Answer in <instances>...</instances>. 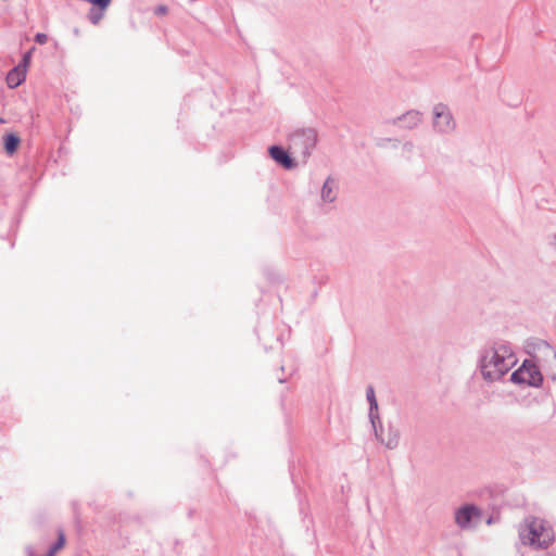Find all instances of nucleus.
Returning <instances> with one entry per match:
<instances>
[{"mask_svg": "<svg viewBox=\"0 0 556 556\" xmlns=\"http://www.w3.org/2000/svg\"><path fill=\"white\" fill-rule=\"evenodd\" d=\"M317 143V132L313 128L298 129L290 136V148L307 161Z\"/></svg>", "mask_w": 556, "mask_h": 556, "instance_id": "nucleus-4", "label": "nucleus"}, {"mask_svg": "<svg viewBox=\"0 0 556 556\" xmlns=\"http://www.w3.org/2000/svg\"><path fill=\"white\" fill-rule=\"evenodd\" d=\"M547 377L556 381V356L542 367Z\"/></svg>", "mask_w": 556, "mask_h": 556, "instance_id": "nucleus-15", "label": "nucleus"}, {"mask_svg": "<svg viewBox=\"0 0 556 556\" xmlns=\"http://www.w3.org/2000/svg\"><path fill=\"white\" fill-rule=\"evenodd\" d=\"M320 198L326 203H331L337 199V185L331 177H328L324 182L320 191Z\"/></svg>", "mask_w": 556, "mask_h": 556, "instance_id": "nucleus-11", "label": "nucleus"}, {"mask_svg": "<svg viewBox=\"0 0 556 556\" xmlns=\"http://www.w3.org/2000/svg\"><path fill=\"white\" fill-rule=\"evenodd\" d=\"M166 12H167V8L165 5H160L155 10L156 14H165Z\"/></svg>", "mask_w": 556, "mask_h": 556, "instance_id": "nucleus-22", "label": "nucleus"}, {"mask_svg": "<svg viewBox=\"0 0 556 556\" xmlns=\"http://www.w3.org/2000/svg\"><path fill=\"white\" fill-rule=\"evenodd\" d=\"M375 435L377 440H379L387 448L394 450L400 444L401 433L400 430L393 426L388 425L387 430L384 431L382 426L375 431Z\"/></svg>", "mask_w": 556, "mask_h": 556, "instance_id": "nucleus-8", "label": "nucleus"}, {"mask_svg": "<svg viewBox=\"0 0 556 556\" xmlns=\"http://www.w3.org/2000/svg\"><path fill=\"white\" fill-rule=\"evenodd\" d=\"M35 40L37 43L39 45H45L48 40V36L43 33H38L36 36H35Z\"/></svg>", "mask_w": 556, "mask_h": 556, "instance_id": "nucleus-21", "label": "nucleus"}, {"mask_svg": "<svg viewBox=\"0 0 556 556\" xmlns=\"http://www.w3.org/2000/svg\"><path fill=\"white\" fill-rule=\"evenodd\" d=\"M34 50V48L26 52L24 55H23V59H22V62L20 63L21 65V68L25 70L26 71V67L28 66L29 62H30V58H31V51Z\"/></svg>", "mask_w": 556, "mask_h": 556, "instance_id": "nucleus-19", "label": "nucleus"}, {"mask_svg": "<svg viewBox=\"0 0 556 556\" xmlns=\"http://www.w3.org/2000/svg\"><path fill=\"white\" fill-rule=\"evenodd\" d=\"M64 545H65V534H64L63 530H59L58 531V540L53 545L50 546L48 552L55 555V553H58L61 548H63Z\"/></svg>", "mask_w": 556, "mask_h": 556, "instance_id": "nucleus-14", "label": "nucleus"}, {"mask_svg": "<svg viewBox=\"0 0 556 556\" xmlns=\"http://www.w3.org/2000/svg\"><path fill=\"white\" fill-rule=\"evenodd\" d=\"M403 123V127L406 129L416 128L421 122V113L419 111L410 110L393 121Z\"/></svg>", "mask_w": 556, "mask_h": 556, "instance_id": "nucleus-10", "label": "nucleus"}, {"mask_svg": "<svg viewBox=\"0 0 556 556\" xmlns=\"http://www.w3.org/2000/svg\"><path fill=\"white\" fill-rule=\"evenodd\" d=\"M268 152H269V155L271 156V159L276 163H278L281 166H283L285 168L291 169V168L294 167L293 160L291 159L289 153L283 148H281L279 146H271L268 149Z\"/></svg>", "mask_w": 556, "mask_h": 556, "instance_id": "nucleus-9", "label": "nucleus"}, {"mask_svg": "<svg viewBox=\"0 0 556 556\" xmlns=\"http://www.w3.org/2000/svg\"><path fill=\"white\" fill-rule=\"evenodd\" d=\"M26 78V71L21 65L12 68L7 75V84L10 88L18 87Z\"/></svg>", "mask_w": 556, "mask_h": 556, "instance_id": "nucleus-12", "label": "nucleus"}, {"mask_svg": "<svg viewBox=\"0 0 556 556\" xmlns=\"http://www.w3.org/2000/svg\"><path fill=\"white\" fill-rule=\"evenodd\" d=\"M103 13L96 9H90L88 13V20L91 24L97 25L102 20Z\"/></svg>", "mask_w": 556, "mask_h": 556, "instance_id": "nucleus-17", "label": "nucleus"}, {"mask_svg": "<svg viewBox=\"0 0 556 556\" xmlns=\"http://www.w3.org/2000/svg\"><path fill=\"white\" fill-rule=\"evenodd\" d=\"M407 146H408L409 148H412V147H413V143H409V142H408V143H406V144H405V147H407Z\"/></svg>", "mask_w": 556, "mask_h": 556, "instance_id": "nucleus-23", "label": "nucleus"}, {"mask_svg": "<svg viewBox=\"0 0 556 556\" xmlns=\"http://www.w3.org/2000/svg\"><path fill=\"white\" fill-rule=\"evenodd\" d=\"M510 381L539 388L543 383L541 367L531 358L525 359L521 366L510 375Z\"/></svg>", "mask_w": 556, "mask_h": 556, "instance_id": "nucleus-3", "label": "nucleus"}, {"mask_svg": "<svg viewBox=\"0 0 556 556\" xmlns=\"http://www.w3.org/2000/svg\"><path fill=\"white\" fill-rule=\"evenodd\" d=\"M432 128L440 135H450L456 128L454 116L446 104L438 103L432 109Z\"/></svg>", "mask_w": 556, "mask_h": 556, "instance_id": "nucleus-5", "label": "nucleus"}, {"mask_svg": "<svg viewBox=\"0 0 556 556\" xmlns=\"http://www.w3.org/2000/svg\"><path fill=\"white\" fill-rule=\"evenodd\" d=\"M20 144V138L14 134H9L4 137V148L9 154H12L16 151Z\"/></svg>", "mask_w": 556, "mask_h": 556, "instance_id": "nucleus-13", "label": "nucleus"}, {"mask_svg": "<svg viewBox=\"0 0 556 556\" xmlns=\"http://www.w3.org/2000/svg\"><path fill=\"white\" fill-rule=\"evenodd\" d=\"M369 419H370V422L372 425V428H374V431H376L378 428H377V421L380 422L379 420V415H378V410H371V406H369ZM381 424H379L380 426Z\"/></svg>", "mask_w": 556, "mask_h": 556, "instance_id": "nucleus-18", "label": "nucleus"}, {"mask_svg": "<svg viewBox=\"0 0 556 556\" xmlns=\"http://www.w3.org/2000/svg\"><path fill=\"white\" fill-rule=\"evenodd\" d=\"M366 399L371 406V410H378V402L375 395L374 387L369 386L366 390Z\"/></svg>", "mask_w": 556, "mask_h": 556, "instance_id": "nucleus-16", "label": "nucleus"}, {"mask_svg": "<svg viewBox=\"0 0 556 556\" xmlns=\"http://www.w3.org/2000/svg\"><path fill=\"white\" fill-rule=\"evenodd\" d=\"M480 517V510L472 504L459 507L455 511V523L462 529L467 530L473 527V520Z\"/></svg>", "mask_w": 556, "mask_h": 556, "instance_id": "nucleus-7", "label": "nucleus"}, {"mask_svg": "<svg viewBox=\"0 0 556 556\" xmlns=\"http://www.w3.org/2000/svg\"><path fill=\"white\" fill-rule=\"evenodd\" d=\"M87 2L92 3L93 5H97L103 10L110 4L111 0H88Z\"/></svg>", "mask_w": 556, "mask_h": 556, "instance_id": "nucleus-20", "label": "nucleus"}, {"mask_svg": "<svg viewBox=\"0 0 556 556\" xmlns=\"http://www.w3.org/2000/svg\"><path fill=\"white\" fill-rule=\"evenodd\" d=\"M46 556H54V555L48 552Z\"/></svg>", "mask_w": 556, "mask_h": 556, "instance_id": "nucleus-24", "label": "nucleus"}, {"mask_svg": "<svg viewBox=\"0 0 556 556\" xmlns=\"http://www.w3.org/2000/svg\"><path fill=\"white\" fill-rule=\"evenodd\" d=\"M0 123H2V124L4 123V119H3V118H1V117H0Z\"/></svg>", "mask_w": 556, "mask_h": 556, "instance_id": "nucleus-25", "label": "nucleus"}, {"mask_svg": "<svg viewBox=\"0 0 556 556\" xmlns=\"http://www.w3.org/2000/svg\"><path fill=\"white\" fill-rule=\"evenodd\" d=\"M526 351L541 368L556 356V350L547 341L531 339L527 342Z\"/></svg>", "mask_w": 556, "mask_h": 556, "instance_id": "nucleus-6", "label": "nucleus"}, {"mask_svg": "<svg viewBox=\"0 0 556 556\" xmlns=\"http://www.w3.org/2000/svg\"><path fill=\"white\" fill-rule=\"evenodd\" d=\"M516 362L511 345L505 341L486 344L479 352V369L486 382L501 380L515 366Z\"/></svg>", "mask_w": 556, "mask_h": 556, "instance_id": "nucleus-1", "label": "nucleus"}, {"mask_svg": "<svg viewBox=\"0 0 556 556\" xmlns=\"http://www.w3.org/2000/svg\"><path fill=\"white\" fill-rule=\"evenodd\" d=\"M519 538L523 545L547 548L555 540L554 531L543 519L529 517L519 528Z\"/></svg>", "mask_w": 556, "mask_h": 556, "instance_id": "nucleus-2", "label": "nucleus"}]
</instances>
